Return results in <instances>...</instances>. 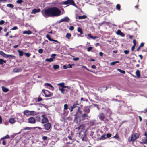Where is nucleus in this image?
Returning <instances> with one entry per match:
<instances>
[{"label": "nucleus", "instance_id": "nucleus-1", "mask_svg": "<svg viewBox=\"0 0 147 147\" xmlns=\"http://www.w3.org/2000/svg\"><path fill=\"white\" fill-rule=\"evenodd\" d=\"M42 13L43 16L45 17L58 16L61 15V10L55 7L43 10Z\"/></svg>", "mask_w": 147, "mask_h": 147}, {"label": "nucleus", "instance_id": "nucleus-2", "mask_svg": "<svg viewBox=\"0 0 147 147\" xmlns=\"http://www.w3.org/2000/svg\"><path fill=\"white\" fill-rule=\"evenodd\" d=\"M139 137V135L137 133H135L132 134L131 137V139L129 140V142H134L136 139L138 138Z\"/></svg>", "mask_w": 147, "mask_h": 147}, {"label": "nucleus", "instance_id": "nucleus-3", "mask_svg": "<svg viewBox=\"0 0 147 147\" xmlns=\"http://www.w3.org/2000/svg\"><path fill=\"white\" fill-rule=\"evenodd\" d=\"M80 136L82 139L83 141H86L87 140L86 138V135L85 132L84 131H81L79 133Z\"/></svg>", "mask_w": 147, "mask_h": 147}, {"label": "nucleus", "instance_id": "nucleus-4", "mask_svg": "<svg viewBox=\"0 0 147 147\" xmlns=\"http://www.w3.org/2000/svg\"><path fill=\"white\" fill-rule=\"evenodd\" d=\"M63 4L65 5L69 4L72 5L73 6L76 5L75 4L73 0H67L64 2Z\"/></svg>", "mask_w": 147, "mask_h": 147}, {"label": "nucleus", "instance_id": "nucleus-5", "mask_svg": "<svg viewBox=\"0 0 147 147\" xmlns=\"http://www.w3.org/2000/svg\"><path fill=\"white\" fill-rule=\"evenodd\" d=\"M43 126L44 129L46 130H48L51 128V124L50 123H47L43 125Z\"/></svg>", "mask_w": 147, "mask_h": 147}, {"label": "nucleus", "instance_id": "nucleus-6", "mask_svg": "<svg viewBox=\"0 0 147 147\" xmlns=\"http://www.w3.org/2000/svg\"><path fill=\"white\" fill-rule=\"evenodd\" d=\"M80 108H78V111L76 112V113L74 115L75 117V119L78 118L81 115L82 112L79 111Z\"/></svg>", "mask_w": 147, "mask_h": 147}, {"label": "nucleus", "instance_id": "nucleus-7", "mask_svg": "<svg viewBox=\"0 0 147 147\" xmlns=\"http://www.w3.org/2000/svg\"><path fill=\"white\" fill-rule=\"evenodd\" d=\"M90 117V116H89L87 114L84 113L81 116V117L83 120H85L86 119H88Z\"/></svg>", "mask_w": 147, "mask_h": 147}, {"label": "nucleus", "instance_id": "nucleus-8", "mask_svg": "<svg viewBox=\"0 0 147 147\" xmlns=\"http://www.w3.org/2000/svg\"><path fill=\"white\" fill-rule=\"evenodd\" d=\"M28 122L30 123L34 124L35 123V120L33 117H31L28 119Z\"/></svg>", "mask_w": 147, "mask_h": 147}, {"label": "nucleus", "instance_id": "nucleus-9", "mask_svg": "<svg viewBox=\"0 0 147 147\" xmlns=\"http://www.w3.org/2000/svg\"><path fill=\"white\" fill-rule=\"evenodd\" d=\"M105 118V117L104 116V114L103 113H102L99 114V118L100 121H104Z\"/></svg>", "mask_w": 147, "mask_h": 147}, {"label": "nucleus", "instance_id": "nucleus-10", "mask_svg": "<svg viewBox=\"0 0 147 147\" xmlns=\"http://www.w3.org/2000/svg\"><path fill=\"white\" fill-rule=\"evenodd\" d=\"M69 20V18L67 17H65L63 19H61L59 22L60 23L62 22H68Z\"/></svg>", "mask_w": 147, "mask_h": 147}, {"label": "nucleus", "instance_id": "nucleus-11", "mask_svg": "<svg viewBox=\"0 0 147 147\" xmlns=\"http://www.w3.org/2000/svg\"><path fill=\"white\" fill-rule=\"evenodd\" d=\"M40 11V9H34L32 10L31 13L32 14H36V13L39 12Z\"/></svg>", "mask_w": 147, "mask_h": 147}, {"label": "nucleus", "instance_id": "nucleus-12", "mask_svg": "<svg viewBox=\"0 0 147 147\" xmlns=\"http://www.w3.org/2000/svg\"><path fill=\"white\" fill-rule=\"evenodd\" d=\"M24 113L26 115H31V111L28 110H25L24 111Z\"/></svg>", "mask_w": 147, "mask_h": 147}, {"label": "nucleus", "instance_id": "nucleus-13", "mask_svg": "<svg viewBox=\"0 0 147 147\" xmlns=\"http://www.w3.org/2000/svg\"><path fill=\"white\" fill-rule=\"evenodd\" d=\"M116 34L117 35H119L122 37H124L125 36V34L119 30H118L117 31Z\"/></svg>", "mask_w": 147, "mask_h": 147}, {"label": "nucleus", "instance_id": "nucleus-14", "mask_svg": "<svg viewBox=\"0 0 147 147\" xmlns=\"http://www.w3.org/2000/svg\"><path fill=\"white\" fill-rule=\"evenodd\" d=\"M0 55H1L2 56H3L4 57L7 58H8V55H7L3 51H0Z\"/></svg>", "mask_w": 147, "mask_h": 147}, {"label": "nucleus", "instance_id": "nucleus-15", "mask_svg": "<svg viewBox=\"0 0 147 147\" xmlns=\"http://www.w3.org/2000/svg\"><path fill=\"white\" fill-rule=\"evenodd\" d=\"M48 122V120L47 118H43L41 121V123L42 124L47 123Z\"/></svg>", "mask_w": 147, "mask_h": 147}, {"label": "nucleus", "instance_id": "nucleus-16", "mask_svg": "<svg viewBox=\"0 0 147 147\" xmlns=\"http://www.w3.org/2000/svg\"><path fill=\"white\" fill-rule=\"evenodd\" d=\"M32 32L30 30L25 31L23 32V34H27L28 35H30L32 34Z\"/></svg>", "mask_w": 147, "mask_h": 147}, {"label": "nucleus", "instance_id": "nucleus-17", "mask_svg": "<svg viewBox=\"0 0 147 147\" xmlns=\"http://www.w3.org/2000/svg\"><path fill=\"white\" fill-rule=\"evenodd\" d=\"M42 92H43L44 93V94L45 95V97H50L51 96V94H47V92H46H46L45 91L44 89H43L42 90Z\"/></svg>", "mask_w": 147, "mask_h": 147}, {"label": "nucleus", "instance_id": "nucleus-18", "mask_svg": "<svg viewBox=\"0 0 147 147\" xmlns=\"http://www.w3.org/2000/svg\"><path fill=\"white\" fill-rule=\"evenodd\" d=\"M13 71L14 72H20L22 71V69L21 68H16L13 69Z\"/></svg>", "mask_w": 147, "mask_h": 147}, {"label": "nucleus", "instance_id": "nucleus-19", "mask_svg": "<svg viewBox=\"0 0 147 147\" xmlns=\"http://www.w3.org/2000/svg\"><path fill=\"white\" fill-rule=\"evenodd\" d=\"M15 122L16 120L13 118H11L9 121V123L11 124H13Z\"/></svg>", "mask_w": 147, "mask_h": 147}, {"label": "nucleus", "instance_id": "nucleus-20", "mask_svg": "<svg viewBox=\"0 0 147 147\" xmlns=\"http://www.w3.org/2000/svg\"><path fill=\"white\" fill-rule=\"evenodd\" d=\"M55 58V57H52L50 58H47L45 60L46 61L51 62L53 61V59Z\"/></svg>", "mask_w": 147, "mask_h": 147}, {"label": "nucleus", "instance_id": "nucleus-21", "mask_svg": "<svg viewBox=\"0 0 147 147\" xmlns=\"http://www.w3.org/2000/svg\"><path fill=\"white\" fill-rule=\"evenodd\" d=\"M84 111L86 113H89V109L87 107H85L84 109Z\"/></svg>", "mask_w": 147, "mask_h": 147}, {"label": "nucleus", "instance_id": "nucleus-22", "mask_svg": "<svg viewBox=\"0 0 147 147\" xmlns=\"http://www.w3.org/2000/svg\"><path fill=\"white\" fill-rule=\"evenodd\" d=\"M98 139H99V140H103L105 139H106V136L105 134L102 135L100 137L98 138Z\"/></svg>", "mask_w": 147, "mask_h": 147}, {"label": "nucleus", "instance_id": "nucleus-23", "mask_svg": "<svg viewBox=\"0 0 147 147\" xmlns=\"http://www.w3.org/2000/svg\"><path fill=\"white\" fill-rule=\"evenodd\" d=\"M2 88L3 91L4 92H7L9 91V90L8 89L6 88L4 86H2Z\"/></svg>", "mask_w": 147, "mask_h": 147}, {"label": "nucleus", "instance_id": "nucleus-24", "mask_svg": "<svg viewBox=\"0 0 147 147\" xmlns=\"http://www.w3.org/2000/svg\"><path fill=\"white\" fill-rule=\"evenodd\" d=\"M39 114V113L37 112L34 111H31V115L34 116Z\"/></svg>", "mask_w": 147, "mask_h": 147}, {"label": "nucleus", "instance_id": "nucleus-25", "mask_svg": "<svg viewBox=\"0 0 147 147\" xmlns=\"http://www.w3.org/2000/svg\"><path fill=\"white\" fill-rule=\"evenodd\" d=\"M136 75L137 77L138 78H140V71L138 70H137L136 72Z\"/></svg>", "mask_w": 147, "mask_h": 147}, {"label": "nucleus", "instance_id": "nucleus-26", "mask_svg": "<svg viewBox=\"0 0 147 147\" xmlns=\"http://www.w3.org/2000/svg\"><path fill=\"white\" fill-rule=\"evenodd\" d=\"M86 17H87L86 15H84L78 16V19H84L86 18Z\"/></svg>", "mask_w": 147, "mask_h": 147}, {"label": "nucleus", "instance_id": "nucleus-27", "mask_svg": "<svg viewBox=\"0 0 147 147\" xmlns=\"http://www.w3.org/2000/svg\"><path fill=\"white\" fill-rule=\"evenodd\" d=\"M18 52L19 55L21 56H22L24 54L23 52L21 50H18Z\"/></svg>", "mask_w": 147, "mask_h": 147}, {"label": "nucleus", "instance_id": "nucleus-28", "mask_svg": "<svg viewBox=\"0 0 147 147\" xmlns=\"http://www.w3.org/2000/svg\"><path fill=\"white\" fill-rule=\"evenodd\" d=\"M71 37V35L70 33H67L66 36V38L69 39Z\"/></svg>", "mask_w": 147, "mask_h": 147}, {"label": "nucleus", "instance_id": "nucleus-29", "mask_svg": "<svg viewBox=\"0 0 147 147\" xmlns=\"http://www.w3.org/2000/svg\"><path fill=\"white\" fill-rule=\"evenodd\" d=\"M117 70L119 72L123 74H125V71L121 70L119 69H117Z\"/></svg>", "mask_w": 147, "mask_h": 147}, {"label": "nucleus", "instance_id": "nucleus-30", "mask_svg": "<svg viewBox=\"0 0 147 147\" xmlns=\"http://www.w3.org/2000/svg\"><path fill=\"white\" fill-rule=\"evenodd\" d=\"M7 6L9 8H13L14 7L13 5L11 4H8L7 5Z\"/></svg>", "mask_w": 147, "mask_h": 147}, {"label": "nucleus", "instance_id": "nucleus-31", "mask_svg": "<svg viewBox=\"0 0 147 147\" xmlns=\"http://www.w3.org/2000/svg\"><path fill=\"white\" fill-rule=\"evenodd\" d=\"M64 88H59V90H60L61 92L63 94L64 93V91L65 90V89H64Z\"/></svg>", "mask_w": 147, "mask_h": 147}, {"label": "nucleus", "instance_id": "nucleus-32", "mask_svg": "<svg viewBox=\"0 0 147 147\" xmlns=\"http://www.w3.org/2000/svg\"><path fill=\"white\" fill-rule=\"evenodd\" d=\"M119 62L118 61H113L111 62L110 64L111 65H115L116 63H119Z\"/></svg>", "mask_w": 147, "mask_h": 147}, {"label": "nucleus", "instance_id": "nucleus-33", "mask_svg": "<svg viewBox=\"0 0 147 147\" xmlns=\"http://www.w3.org/2000/svg\"><path fill=\"white\" fill-rule=\"evenodd\" d=\"M59 67V66L57 65H55L53 66V68L55 69H58Z\"/></svg>", "mask_w": 147, "mask_h": 147}, {"label": "nucleus", "instance_id": "nucleus-34", "mask_svg": "<svg viewBox=\"0 0 147 147\" xmlns=\"http://www.w3.org/2000/svg\"><path fill=\"white\" fill-rule=\"evenodd\" d=\"M65 83H60L58 84V86H60L62 88H64Z\"/></svg>", "mask_w": 147, "mask_h": 147}, {"label": "nucleus", "instance_id": "nucleus-35", "mask_svg": "<svg viewBox=\"0 0 147 147\" xmlns=\"http://www.w3.org/2000/svg\"><path fill=\"white\" fill-rule=\"evenodd\" d=\"M6 61L5 60H3L0 59V65H2L3 64V63H6Z\"/></svg>", "mask_w": 147, "mask_h": 147}, {"label": "nucleus", "instance_id": "nucleus-36", "mask_svg": "<svg viewBox=\"0 0 147 147\" xmlns=\"http://www.w3.org/2000/svg\"><path fill=\"white\" fill-rule=\"evenodd\" d=\"M77 30L78 32H80V33L81 34H82L83 33L82 30L80 27H78V28Z\"/></svg>", "mask_w": 147, "mask_h": 147}, {"label": "nucleus", "instance_id": "nucleus-37", "mask_svg": "<svg viewBox=\"0 0 147 147\" xmlns=\"http://www.w3.org/2000/svg\"><path fill=\"white\" fill-rule=\"evenodd\" d=\"M45 85L46 86H50L52 88V90H53L54 88L53 87V86L51 85V84H49L48 83H46L45 84Z\"/></svg>", "mask_w": 147, "mask_h": 147}, {"label": "nucleus", "instance_id": "nucleus-38", "mask_svg": "<svg viewBox=\"0 0 147 147\" xmlns=\"http://www.w3.org/2000/svg\"><path fill=\"white\" fill-rule=\"evenodd\" d=\"M116 8L117 10L119 11L120 10V5L119 4H117L116 6Z\"/></svg>", "mask_w": 147, "mask_h": 147}, {"label": "nucleus", "instance_id": "nucleus-39", "mask_svg": "<svg viewBox=\"0 0 147 147\" xmlns=\"http://www.w3.org/2000/svg\"><path fill=\"white\" fill-rule=\"evenodd\" d=\"M46 38L50 41H51L52 39L49 36V35L48 34L46 36Z\"/></svg>", "mask_w": 147, "mask_h": 147}, {"label": "nucleus", "instance_id": "nucleus-40", "mask_svg": "<svg viewBox=\"0 0 147 147\" xmlns=\"http://www.w3.org/2000/svg\"><path fill=\"white\" fill-rule=\"evenodd\" d=\"M8 58L10 57L12 59H15V56L14 55H8Z\"/></svg>", "mask_w": 147, "mask_h": 147}, {"label": "nucleus", "instance_id": "nucleus-41", "mask_svg": "<svg viewBox=\"0 0 147 147\" xmlns=\"http://www.w3.org/2000/svg\"><path fill=\"white\" fill-rule=\"evenodd\" d=\"M68 105L67 104H65L64 106V110H66L68 109Z\"/></svg>", "mask_w": 147, "mask_h": 147}, {"label": "nucleus", "instance_id": "nucleus-42", "mask_svg": "<svg viewBox=\"0 0 147 147\" xmlns=\"http://www.w3.org/2000/svg\"><path fill=\"white\" fill-rule=\"evenodd\" d=\"M84 128V127L83 125H80L79 127H78V129L79 130H80L81 129H83Z\"/></svg>", "mask_w": 147, "mask_h": 147}, {"label": "nucleus", "instance_id": "nucleus-43", "mask_svg": "<svg viewBox=\"0 0 147 147\" xmlns=\"http://www.w3.org/2000/svg\"><path fill=\"white\" fill-rule=\"evenodd\" d=\"M9 138V135H7L5 136L4 137L2 138V139H4L7 138Z\"/></svg>", "mask_w": 147, "mask_h": 147}, {"label": "nucleus", "instance_id": "nucleus-44", "mask_svg": "<svg viewBox=\"0 0 147 147\" xmlns=\"http://www.w3.org/2000/svg\"><path fill=\"white\" fill-rule=\"evenodd\" d=\"M111 136V134L110 133H107L106 135V138L110 137Z\"/></svg>", "mask_w": 147, "mask_h": 147}, {"label": "nucleus", "instance_id": "nucleus-45", "mask_svg": "<svg viewBox=\"0 0 147 147\" xmlns=\"http://www.w3.org/2000/svg\"><path fill=\"white\" fill-rule=\"evenodd\" d=\"M79 105V104H78L77 102H76L74 104L73 106H72L73 108H74L76 107H77V105Z\"/></svg>", "mask_w": 147, "mask_h": 147}, {"label": "nucleus", "instance_id": "nucleus-46", "mask_svg": "<svg viewBox=\"0 0 147 147\" xmlns=\"http://www.w3.org/2000/svg\"><path fill=\"white\" fill-rule=\"evenodd\" d=\"M23 2L22 0H18L16 1V3L18 4H21L22 2Z\"/></svg>", "mask_w": 147, "mask_h": 147}, {"label": "nucleus", "instance_id": "nucleus-47", "mask_svg": "<svg viewBox=\"0 0 147 147\" xmlns=\"http://www.w3.org/2000/svg\"><path fill=\"white\" fill-rule=\"evenodd\" d=\"M129 52V50H125L124 51V52L125 54H128Z\"/></svg>", "mask_w": 147, "mask_h": 147}, {"label": "nucleus", "instance_id": "nucleus-48", "mask_svg": "<svg viewBox=\"0 0 147 147\" xmlns=\"http://www.w3.org/2000/svg\"><path fill=\"white\" fill-rule=\"evenodd\" d=\"M113 138L116 139H118L119 138V136H118L117 133L116 134L115 136H113Z\"/></svg>", "mask_w": 147, "mask_h": 147}, {"label": "nucleus", "instance_id": "nucleus-49", "mask_svg": "<svg viewBox=\"0 0 147 147\" xmlns=\"http://www.w3.org/2000/svg\"><path fill=\"white\" fill-rule=\"evenodd\" d=\"M24 54L28 57H29L31 55L30 53H25Z\"/></svg>", "mask_w": 147, "mask_h": 147}, {"label": "nucleus", "instance_id": "nucleus-50", "mask_svg": "<svg viewBox=\"0 0 147 147\" xmlns=\"http://www.w3.org/2000/svg\"><path fill=\"white\" fill-rule=\"evenodd\" d=\"M38 51L40 53L42 54L43 53V50L42 49H40L38 50Z\"/></svg>", "mask_w": 147, "mask_h": 147}, {"label": "nucleus", "instance_id": "nucleus-51", "mask_svg": "<svg viewBox=\"0 0 147 147\" xmlns=\"http://www.w3.org/2000/svg\"><path fill=\"white\" fill-rule=\"evenodd\" d=\"M40 117H39L37 116L36 117V120L39 122L40 121Z\"/></svg>", "mask_w": 147, "mask_h": 147}, {"label": "nucleus", "instance_id": "nucleus-52", "mask_svg": "<svg viewBox=\"0 0 147 147\" xmlns=\"http://www.w3.org/2000/svg\"><path fill=\"white\" fill-rule=\"evenodd\" d=\"M133 44H134V45H134L135 46H136V40L135 39H134L133 40Z\"/></svg>", "mask_w": 147, "mask_h": 147}, {"label": "nucleus", "instance_id": "nucleus-53", "mask_svg": "<svg viewBox=\"0 0 147 147\" xmlns=\"http://www.w3.org/2000/svg\"><path fill=\"white\" fill-rule=\"evenodd\" d=\"M92 38V36L90 34H88V38Z\"/></svg>", "mask_w": 147, "mask_h": 147}, {"label": "nucleus", "instance_id": "nucleus-54", "mask_svg": "<svg viewBox=\"0 0 147 147\" xmlns=\"http://www.w3.org/2000/svg\"><path fill=\"white\" fill-rule=\"evenodd\" d=\"M79 58L78 57L74 58L73 59V60L74 61H77L78 60Z\"/></svg>", "mask_w": 147, "mask_h": 147}, {"label": "nucleus", "instance_id": "nucleus-55", "mask_svg": "<svg viewBox=\"0 0 147 147\" xmlns=\"http://www.w3.org/2000/svg\"><path fill=\"white\" fill-rule=\"evenodd\" d=\"M74 27L73 26H71L69 28V29L70 30L72 31V30H73L74 29Z\"/></svg>", "mask_w": 147, "mask_h": 147}, {"label": "nucleus", "instance_id": "nucleus-56", "mask_svg": "<svg viewBox=\"0 0 147 147\" xmlns=\"http://www.w3.org/2000/svg\"><path fill=\"white\" fill-rule=\"evenodd\" d=\"M5 23V21L4 20H2L0 21V25H1L4 24Z\"/></svg>", "mask_w": 147, "mask_h": 147}, {"label": "nucleus", "instance_id": "nucleus-57", "mask_svg": "<svg viewBox=\"0 0 147 147\" xmlns=\"http://www.w3.org/2000/svg\"><path fill=\"white\" fill-rule=\"evenodd\" d=\"M73 109H74V108H73V107L72 106H71L70 107V108L69 107L68 108V109H70V112H72L73 111Z\"/></svg>", "mask_w": 147, "mask_h": 147}, {"label": "nucleus", "instance_id": "nucleus-58", "mask_svg": "<svg viewBox=\"0 0 147 147\" xmlns=\"http://www.w3.org/2000/svg\"><path fill=\"white\" fill-rule=\"evenodd\" d=\"M92 105H93L94 107H96L97 108V109L98 110H99L98 106L96 104H94Z\"/></svg>", "mask_w": 147, "mask_h": 147}, {"label": "nucleus", "instance_id": "nucleus-59", "mask_svg": "<svg viewBox=\"0 0 147 147\" xmlns=\"http://www.w3.org/2000/svg\"><path fill=\"white\" fill-rule=\"evenodd\" d=\"M92 49V47H90L87 49L88 51H90Z\"/></svg>", "mask_w": 147, "mask_h": 147}, {"label": "nucleus", "instance_id": "nucleus-60", "mask_svg": "<svg viewBox=\"0 0 147 147\" xmlns=\"http://www.w3.org/2000/svg\"><path fill=\"white\" fill-rule=\"evenodd\" d=\"M63 69H66L68 68L67 65L66 66L65 65H64L63 66Z\"/></svg>", "mask_w": 147, "mask_h": 147}, {"label": "nucleus", "instance_id": "nucleus-61", "mask_svg": "<svg viewBox=\"0 0 147 147\" xmlns=\"http://www.w3.org/2000/svg\"><path fill=\"white\" fill-rule=\"evenodd\" d=\"M18 29V28L16 26H14V27L13 28H12L11 29V30H16V29Z\"/></svg>", "mask_w": 147, "mask_h": 147}, {"label": "nucleus", "instance_id": "nucleus-62", "mask_svg": "<svg viewBox=\"0 0 147 147\" xmlns=\"http://www.w3.org/2000/svg\"><path fill=\"white\" fill-rule=\"evenodd\" d=\"M31 129V128L29 127H26L24 129L25 130H29Z\"/></svg>", "mask_w": 147, "mask_h": 147}, {"label": "nucleus", "instance_id": "nucleus-63", "mask_svg": "<svg viewBox=\"0 0 147 147\" xmlns=\"http://www.w3.org/2000/svg\"><path fill=\"white\" fill-rule=\"evenodd\" d=\"M42 98H40V97H39L38 100H37V101L38 102H40V101H42Z\"/></svg>", "mask_w": 147, "mask_h": 147}, {"label": "nucleus", "instance_id": "nucleus-64", "mask_svg": "<svg viewBox=\"0 0 147 147\" xmlns=\"http://www.w3.org/2000/svg\"><path fill=\"white\" fill-rule=\"evenodd\" d=\"M47 137L46 136H44L43 137L42 139L44 140H45L47 139Z\"/></svg>", "mask_w": 147, "mask_h": 147}]
</instances>
